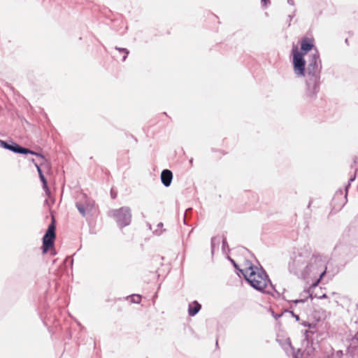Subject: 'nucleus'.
Segmentation results:
<instances>
[{"mask_svg": "<svg viewBox=\"0 0 358 358\" xmlns=\"http://www.w3.org/2000/svg\"><path fill=\"white\" fill-rule=\"evenodd\" d=\"M327 260V256L319 252L300 249L292 255L288 269L291 273L303 280L319 275L318 282L326 273Z\"/></svg>", "mask_w": 358, "mask_h": 358, "instance_id": "1", "label": "nucleus"}, {"mask_svg": "<svg viewBox=\"0 0 358 358\" xmlns=\"http://www.w3.org/2000/svg\"><path fill=\"white\" fill-rule=\"evenodd\" d=\"M322 62L317 48L308 55V65L306 68V88L304 99L308 102L315 101L320 89V73Z\"/></svg>", "mask_w": 358, "mask_h": 358, "instance_id": "2", "label": "nucleus"}, {"mask_svg": "<svg viewBox=\"0 0 358 358\" xmlns=\"http://www.w3.org/2000/svg\"><path fill=\"white\" fill-rule=\"evenodd\" d=\"M245 280L257 291L273 295L275 288L268 275L262 266H255L247 262L243 269H240Z\"/></svg>", "mask_w": 358, "mask_h": 358, "instance_id": "3", "label": "nucleus"}, {"mask_svg": "<svg viewBox=\"0 0 358 358\" xmlns=\"http://www.w3.org/2000/svg\"><path fill=\"white\" fill-rule=\"evenodd\" d=\"M110 215L115 218L120 228L128 226L131 223V213L129 207L124 206L119 209L113 210L110 212Z\"/></svg>", "mask_w": 358, "mask_h": 358, "instance_id": "4", "label": "nucleus"}, {"mask_svg": "<svg viewBox=\"0 0 358 358\" xmlns=\"http://www.w3.org/2000/svg\"><path fill=\"white\" fill-rule=\"evenodd\" d=\"M294 72L297 77L306 78V61L304 54L296 48L292 50Z\"/></svg>", "mask_w": 358, "mask_h": 358, "instance_id": "5", "label": "nucleus"}, {"mask_svg": "<svg viewBox=\"0 0 358 358\" xmlns=\"http://www.w3.org/2000/svg\"><path fill=\"white\" fill-rule=\"evenodd\" d=\"M56 236L55 226L54 221L48 226V228L43 237L42 250L46 253L54 245V241Z\"/></svg>", "mask_w": 358, "mask_h": 358, "instance_id": "6", "label": "nucleus"}, {"mask_svg": "<svg viewBox=\"0 0 358 358\" xmlns=\"http://www.w3.org/2000/svg\"><path fill=\"white\" fill-rule=\"evenodd\" d=\"M82 197V199L76 201V207L83 217H86L93 210L94 202L93 200L87 198L85 194H83Z\"/></svg>", "mask_w": 358, "mask_h": 358, "instance_id": "7", "label": "nucleus"}, {"mask_svg": "<svg viewBox=\"0 0 358 358\" xmlns=\"http://www.w3.org/2000/svg\"><path fill=\"white\" fill-rule=\"evenodd\" d=\"M3 148H4L6 150H8L14 153L22 154V155L31 154L33 155H36L43 159V157L42 156V155H41L38 152H36L34 151H32L27 148L22 147L13 141H10V142L5 141V143H3Z\"/></svg>", "mask_w": 358, "mask_h": 358, "instance_id": "8", "label": "nucleus"}, {"mask_svg": "<svg viewBox=\"0 0 358 358\" xmlns=\"http://www.w3.org/2000/svg\"><path fill=\"white\" fill-rule=\"evenodd\" d=\"M161 181L162 183L168 187L171 185L173 180V173L169 169H164L161 173Z\"/></svg>", "mask_w": 358, "mask_h": 358, "instance_id": "9", "label": "nucleus"}, {"mask_svg": "<svg viewBox=\"0 0 358 358\" xmlns=\"http://www.w3.org/2000/svg\"><path fill=\"white\" fill-rule=\"evenodd\" d=\"M314 47L313 41L309 38H304L302 39L301 42V50L303 53L305 55L308 51L313 50Z\"/></svg>", "mask_w": 358, "mask_h": 358, "instance_id": "10", "label": "nucleus"}, {"mask_svg": "<svg viewBox=\"0 0 358 358\" xmlns=\"http://www.w3.org/2000/svg\"><path fill=\"white\" fill-rule=\"evenodd\" d=\"M201 309V305L197 301H194L188 306V314L191 317L195 316Z\"/></svg>", "mask_w": 358, "mask_h": 358, "instance_id": "11", "label": "nucleus"}, {"mask_svg": "<svg viewBox=\"0 0 358 358\" xmlns=\"http://www.w3.org/2000/svg\"><path fill=\"white\" fill-rule=\"evenodd\" d=\"M347 192H348V187L345 188V194L343 196V190H338L336 192L334 197L333 199L334 202H336V200L341 199L343 201L339 205V209H341L347 202Z\"/></svg>", "mask_w": 358, "mask_h": 358, "instance_id": "12", "label": "nucleus"}, {"mask_svg": "<svg viewBox=\"0 0 358 358\" xmlns=\"http://www.w3.org/2000/svg\"><path fill=\"white\" fill-rule=\"evenodd\" d=\"M35 166L37 169V171L38 173V176H39V178L43 184V189L45 190V192H46V194H49V189H48V183H47V180L46 178H45L43 172H42V170L40 167V166L38 164H35Z\"/></svg>", "mask_w": 358, "mask_h": 358, "instance_id": "13", "label": "nucleus"}, {"mask_svg": "<svg viewBox=\"0 0 358 358\" xmlns=\"http://www.w3.org/2000/svg\"><path fill=\"white\" fill-rule=\"evenodd\" d=\"M222 237L214 236L211 238V253L213 255L216 250L219 249L221 243Z\"/></svg>", "mask_w": 358, "mask_h": 358, "instance_id": "14", "label": "nucleus"}, {"mask_svg": "<svg viewBox=\"0 0 358 358\" xmlns=\"http://www.w3.org/2000/svg\"><path fill=\"white\" fill-rule=\"evenodd\" d=\"M115 49L116 50H118L120 53L124 54L122 60V62H124L126 60L129 53V51L127 48H119L117 46H116L115 48Z\"/></svg>", "mask_w": 358, "mask_h": 358, "instance_id": "15", "label": "nucleus"}, {"mask_svg": "<svg viewBox=\"0 0 358 358\" xmlns=\"http://www.w3.org/2000/svg\"><path fill=\"white\" fill-rule=\"evenodd\" d=\"M304 293L306 294V296L304 298L294 300L292 301V302L294 303L295 304H297L299 303H304L308 297H312V295L309 294L308 291H305Z\"/></svg>", "mask_w": 358, "mask_h": 358, "instance_id": "16", "label": "nucleus"}, {"mask_svg": "<svg viewBox=\"0 0 358 358\" xmlns=\"http://www.w3.org/2000/svg\"><path fill=\"white\" fill-rule=\"evenodd\" d=\"M129 297L130 298L131 303H140L141 301V296L139 294H131Z\"/></svg>", "mask_w": 358, "mask_h": 358, "instance_id": "17", "label": "nucleus"}, {"mask_svg": "<svg viewBox=\"0 0 358 358\" xmlns=\"http://www.w3.org/2000/svg\"><path fill=\"white\" fill-rule=\"evenodd\" d=\"M221 241H222V250H225L226 248H228V244H227L226 238L222 237Z\"/></svg>", "mask_w": 358, "mask_h": 358, "instance_id": "18", "label": "nucleus"}, {"mask_svg": "<svg viewBox=\"0 0 358 358\" xmlns=\"http://www.w3.org/2000/svg\"><path fill=\"white\" fill-rule=\"evenodd\" d=\"M295 13H296V10H294L292 14H290L288 15V20H289L288 26L289 27L291 25V22H292V19L294 18V17L295 16Z\"/></svg>", "mask_w": 358, "mask_h": 358, "instance_id": "19", "label": "nucleus"}, {"mask_svg": "<svg viewBox=\"0 0 358 358\" xmlns=\"http://www.w3.org/2000/svg\"><path fill=\"white\" fill-rule=\"evenodd\" d=\"M309 334H313V333L311 331H308V330L305 331L304 335H305L306 340H308Z\"/></svg>", "mask_w": 358, "mask_h": 358, "instance_id": "20", "label": "nucleus"}, {"mask_svg": "<svg viewBox=\"0 0 358 358\" xmlns=\"http://www.w3.org/2000/svg\"><path fill=\"white\" fill-rule=\"evenodd\" d=\"M270 1L268 0H262V3L263 6H266L268 3H269Z\"/></svg>", "mask_w": 358, "mask_h": 358, "instance_id": "21", "label": "nucleus"}, {"mask_svg": "<svg viewBox=\"0 0 358 358\" xmlns=\"http://www.w3.org/2000/svg\"><path fill=\"white\" fill-rule=\"evenodd\" d=\"M154 233H155L156 235L159 236V235H161V234H162V230H161L160 231H158V229H156V230L154 231Z\"/></svg>", "mask_w": 358, "mask_h": 358, "instance_id": "22", "label": "nucleus"}, {"mask_svg": "<svg viewBox=\"0 0 358 358\" xmlns=\"http://www.w3.org/2000/svg\"><path fill=\"white\" fill-rule=\"evenodd\" d=\"M287 2L288 4H289L291 6H294V0H287Z\"/></svg>", "mask_w": 358, "mask_h": 358, "instance_id": "23", "label": "nucleus"}, {"mask_svg": "<svg viewBox=\"0 0 358 358\" xmlns=\"http://www.w3.org/2000/svg\"><path fill=\"white\" fill-rule=\"evenodd\" d=\"M157 227L158 229L162 228L163 227V223L162 222L158 223Z\"/></svg>", "mask_w": 358, "mask_h": 358, "instance_id": "24", "label": "nucleus"}, {"mask_svg": "<svg viewBox=\"0 0 358 358\" xmlns=\"http://www.w3.org/2000/svg\"><path fill=\"white\" fill-rule=\"evenodd\" d=\"M3 143H5V141L0 140V147L3 148Z\"/></svg>", "mask_w": 358, "mask_h": 358, "instance_id": "25", "label": "nucleus"}, {"mask_svg": "<svg viewBox=\"0 0 358 358\" xmlns=\"http://www.w3.org/2000/svg\"><path fill=\"white\" fill-rule=\"evenodd\" d=\"M292 313L293 316L294 317V318H296V320H299V315H294L293 313Z\"/></svg>", "mask_w": 358, "mask_h": 358, "instance_id": "26", "label": "nucleus"}, {"mask_svg": "<svg viewBox=\"0 0 358 358\" xmlns=\"http://www.w3.org/2000/svg\"><path fill=\"white\" fill-rule=\"evenodd\" d=\"M111 196H112V198H113V199H115V198L116 197V194H114V193L113 192V191H111Z\"/></svg>", "mask_w": 358, "mask_h": 358, "instance_id": "27", "label": "nucleus"}, {"mask_svg": "<svg viewBox=\"0 0 358 358\" xmlns=\"http://www.w3.org/2000/svg\"><path fill=\"white\" fill-rule=\"evenodd\" d=\"M234 266L235 267V268H236V269L238 270V271L240 272V269H241V268H238V264H235Z\"/></svg>", "mask_w": 358, "mask_h": 358, "instance_id": "28", "label": "nucleus"}, {"mask_svg": "<svg viewBox=\"0 0 358 358\" xmlns=\"http://www.w3.org/2000/svg\"><path fill=\"white\" fill-rule=\"evenodd\" d=\"M230 261L231 262V263L233 264V265L234 266L235 264H236V263L235 262L234 260L233 259H230Z\"/></svg>", "mask_w": 358, "mask_h": 358, "instance_id": "29", "label": "nucleus"}, {"mask_svg": "<svg viewBox=\"0 0 358 358\" xmlns=\"http://www.w3.org/2000/svg\"><path fill=\"white\" fill-rule=\"evenodd\" d=\"M189 164H190L191 165H192V164H193V159H192V158L189 160Z\"/></svg>", "mask_w": 358, "mask_h": 358, "instance_id": "30", "label": "nucleus"}, {"mask_svg": "<svg viewBox=\"0 0 358 358\" xmlns=\"http://www.w3.org/2000/svg\"><path fill=\"white\" fill-rule=\"evenodd\" d=\"M355 176L352 178H350V182H352V181L355 180Z\"/></svg>", "mask_w": 358, "mask_h": 358, "instance_id": "31", "label": "nucleus"}, {"mask_svg": "<svg viewBox=\"0 0 358 358\" xmlns=\"http://www.w3.org/2000/svg\"><path fill=\"white\" fill-rule=\"evenodd\" d=\"M31 162H32L34 164H36V163L35 162L34 159H31Z\"/></svg>", "mask_w": 358, "mask_h": 358, "instance_id": "32", "label": "nucleus"}, {"mask_svg": "<svg viewBox=\"0 0 358 358\" xmlns=\"http://www.w3.org/2000/svg\"><path fill=\"white\" fill-rule=\"evenodd\" d=\"M274 317H275V319H277L278 317H280V315H275Z\"/></svg>", "mask_w": 358, "mask_h": 358, "instance_id": "33", "label": "nucleus"}, {"mask_svg": "<svg viewBox=\"0 0 358 358\" xmlns=\"http://www.w3.org/2000/svg\"><path fill=\"white\" fill-rule=\"evenodd\" d=\"M288 345H289L290 348H292V346H291V343H290V342H289V341L288 342Z\"/></svg>", "mask_w": 358, "mask_h": 358, "instance_id": "34", "label": "nucleus"}, {"mask_svg": "<svg viewBox=\"0 0 358 358\" xmlns=\"http://www.w3.org/2000/svg\"><path fill=\"white\" fill-rule=\"evenodd\" d=\"M310 204H311V201H310V202H309L308 208H310Z\"/></svg>", "mask_w": 358, "mask_h": 358, "instance_id": "35", "label": "nucleus"}, {"mask_svg": "<svg viewBox=\"0 0 358 358\" xmlns=\"http://www.w3.org/2000/svg\"><path fill=\"white\" fill-rule=\"evenodd\" d=\"M296 358V357H295Z\"/></svg>", "mask_w": 358, "mask_h": 358, "instance_id": "36", "label": "nucleus"}]
</instances>
